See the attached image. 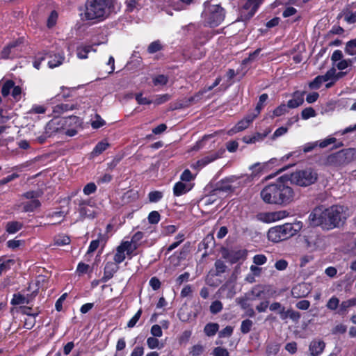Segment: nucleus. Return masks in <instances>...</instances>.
Instances as JSON below:
<instances>
[{"label": "nucleus", "mask_w": 356, "mask_h": 356, "mask_svg": "<svg viewBox=\"0 0 356 356\" xmlns=\"http://www.w3.org/2000/svg\"><path fill=\"white\" fill-rule=\"evenodd\" d=\"M218 329L219 325L218 323H209L205 325L204 328V332L207 336L212 337L216 334Z\"/></svg>", "instance_id": "34"}, {"label": "nucleus", "mask_w": 356, "mask_h": 356, "mask_svg": "<svg viewBox=\"0 0 356 356\" xmlns=\"http://www.w3.org/2000/svg\"><path fill=\"white\" fill-rule=\"evenodd\" d=\"M345 20L349 24L356 22V11L355 13L347 11L345 13Z\"/></svg>", "instance_id": "64"}, {"label": "nucleus", "mask_w": 356, "mask_h": 356, "mask_svg": "<svg viewBox=\"0 0 356 356\" xmlns=\"http://www.w3.org/2000/svg\"><path fill=\"white\" fill-rule=\"evenodd\" d=\"M127 11L133 12L142 8L141 0H126Z\"/></svg>", "instance_id": "33"}, {"label": "nucleus", "mask_w": 356, "mask_h": 356, "mask_svg": "<svg viewBox=\"0 0 356 356\" xmlns=\"http://www.w3.org/2000/svg\"><path fill=\"white\" fill-rule=\"evenodd\" d=\"M15 85V82L12 80H7L3 85L1 88V94L3 97H7L10 92V90L13 89Z\"/></svg>", "instance_id": "38"}, {"label": "nucleus", "mask_w": 356, "mask_h": 356, "mask_svg": "<svg viewBox=\"0 0 356 356\" xmlns=\"http://www.w3.org/2000/svg\"><path fill=\"white\" fill-rule=\"evenodd\" d=\"M250 299L249 298V297L248 296V294H245L244 296L243 297H239V298H237L236 299V303L240 305L241 308L243 310H245L246 309H248L250 305L249 304L248 301L250 300Z\"/></svg>", "instance_id": "40"}, {"label": "nucleus", "mask_w": 356, "mask_h": 356, "mask_svg": "<svg viewBox=\"0 0 356 356\" xmlns=\"http://www.w3.org/2000/svg\"><path fill=\"white\" fill-rule=\"evenodd\" d=\"M346 218L344 207L334 205L329 208L323 206L316 207L309 216L310 224L321 226L323 229H332L338 227L341 221Z\"/></svg>", "instance_id": "1"}, {"label": "nucleus", "mask_w": 356, "mask_h": 356, "mask_svg": "<svg viewBox=\"0 0 356 356\" xmlns=\"http://www.w3.org/2000/svg\"><path fill=\"white\" fill-rule=\"evenodd\" d=\"M147 218L150 224H157L160 220L161 216L158 211H153L149 213Z\"/></svg>", "instance_id": "53"}, {"label": "nucleus", "mask_w": 356, "mask_h": 356, "mask_svg": "<svg viewBox=\"0 0 356 356\" xmlns=\"http://www.w3.org/2000/svg\"><path fill=\"white\" fill-rule=\"evenodd\" d=\"M263 201L267 204L286 206L291 203L295 197L293 189L281 180L266 186L261 191Z\"/></svg>", "instance_id": "2"}, {"label": "nucleus", "mask_w": 356, "mask_h": 356, "mask_svg": "<svg viewBox=\"0 0 356 356\" xmlns=\"http://www.w3.org/2000/svg\"><path fill=\"white\" fill-rule=\"evenodd\" d=\"M306 248L311 251L318 250L322 245V237L314 231H309L304 236Z\"/></svg>", "instance_id": "11"}, {"label": "nucleus", "mask_w": 356, "mask_h": 356, "mask_svg": "<svg viewBox=\"0 0 356 356\" xmlns=\"http://www.w3.org/2000/svg\"><path fill=\"white\" fill-rule=\"evenodd\" d=\"M135 251L134 246L128 243L122 242L116 249V252L114 255L113 260L116 264H120L125 259V252L127 255L131 254Z\"/></svg>", "instance_id": "13"}, {"label": "nucleus", "mask_w": 356, "mask_h": 356, "mask_svg": "<svg viewBox=\"0 0 356 356\" xmlns=\"http://www.w3.org/2000/svg\"><path fill=\"white\" fill-rule=\"evenodd\" d=\"M223 308L222 303L220 300H215L211 302L209 310L213 314H216L222 311Z\"/></svg>", "instance_id": "41"}, {"label": "nucleus", "mask_w": 356, "mask_h": 356, "mask_svg": "<svg viewBox=\"0 0 356 356\" xmlns=\"http://www.w3.org/2000/svg\"><path fill=\"white\" fill-rule=\"evenodd\" d=\"M118 264L115 262L108 261L106 264L104 271V276L102 278V282H106L111 279L114 274L118 270Z\"/></svg>", "instance_id": "18"}, {"label": "nucleus", "mask_w": 356, "mask_h": 356, "mask_svg": "<svg viewBox=\"0 0 356 356\" xmlns=\"http://www.w3.org/2000/svg\"><path fill=\"white\" fill-rule=\"evenodd\" d=\"M270 132V131H268L264 134L256 133L254 136H245L243 137L242 140L246 144H252L256 142L263 140L268 134Z\"/></svg>", "instance_id": "24"}, {"label": "nucleus", "mask_w": 356, "mask_h": 356, "mask_svg": "<svg viewBox=\"0 0 356 356\" xmlns=\"http://www.w3.org/2000/svg\"><path fill=\"white\" fill-rule=\"evenodd\" d=\"M142 314V309H139L136 314L129 320V321L127 323V327L129 328L134 327L138 320L140 319Z\"/></svg>", "instance_id": "55"}, {"label": "nucleus", "mask_w": 356, "mask_h": 356, "mask_svg": "<svg viewBox=\"0 0 356 356\" xmlns=\"http://www.w3.org/2000/svg\"><path fill=\"white\" fill-rule=\"evenodd\" d=\"M70 242V238L69 236L66 235H59L56 236L54 239V243L56 245H65L69 244Z\"/></svg>", "instance_id": "45"}, {"label": "nucleus", "mask_w": 356, "mask_h": 356, "mask_svg": "<svg viewBox=\"0 0 356 356\" xmlns=\"http://www.w3.org/2000/svg\"><path fill=\"white\" fill-rule=\"evenodd\" d=\"M356 305V298H351L345 301H343L339 305V309L338 314L340 315H344L346 314L348 308Z\"/></svg>", "instance_id": "29"}, {"label": "nucleus", "mask_w": 356, "mask_h": 356, "mask_svg": "<svg viewBox=\"0 0 356 356\" xmlns=\"http://www.w3.org/2000/svg\"><path fill=\"white\" fill-rule=\"evenodd\" d=\"M191 189V186L190 184L178 181L173 187V193L175 196H181L188 192Z\"/></svg>", "instance_id": "23"}, {"label": "nucleus", "mask_w": 356, "mask_h": 356, "mask_svg": "<svg viewBox=\"0 0 356 356\" xmlns=\"http://www.w3.org/2000/svg\"><path fill=\"white\" fill-rule=\"evenodd\" d=\"M113 0H87L83 13V18L86 20L102 21L108 13Z\"/></svg>", "instance_id": "3"}, {"label": "nucleus", "mask_w": 356, "mask_h": 356, "mask_svg": "<svg viewBox=\"0 0 356 356\" xmlns=\"http://www.w3.org/2000/svg\"><path fill=\"white\" fill-rule=\"evenodd\" d=\"M51 128V124H48L45 127V131L43 134L38 136L36 138V140L40 143L42 144L45 142L47 138L50 137L51 135V132H50L49 130H50Z\"/></svg>", "instance_id": "43"}, {"label": "nucleus", "mask_w": 356, "mask_h": 356, "mask_svg": "<svg viewBox=\"0 0 356 356\" xmlns=\"http://www.w3.org/2000/svg\"><path fill=\"white\" fill-rule=\"evenodd\" d=\"M149 200L151 202H157L163 197V193L161 191H152L148 195Z\"/></svg>", "instance_id": "50"}, {"label": "nucleus", "mask_w": 356, "mask_h": 356, "mask_svg": "<svg viewBox=\"0 0 356 356\" xmlns=\"http://www.w3.org/2000/svg\"><path fill=\"white\" fill-rule=\"evenodd\" d=\"M168 81V77L163 74H160L153 79L154 86H164Z\"/></svg>", "instance_id": "47"}, {"label": "nucleus", "mask_w": 356, "mask_h": 356, "mask_svg": "<svg viewBox=\"0 0 356 356\" xmlns=\"http://www.w3.org/2000/svg\"><path fill=\"white\" fill-rule=\"evenodd\" d=\"M355 149L349 148L330 154L321 159V164L325 166L339 168L348 164L356 159Z\"/></svg>", "instance_id": "5"}, {"label": "nucleus", "mask_w": 356, "mask_h": 356, "mask_svg": "<svg viewBox=\"0 0 356 356\" xmlns=\"http://www.w3.org/2000/svg\"><path fill=\"white\" fill-rule=\"evenodd\" d=\"M339 306V300L338 298L335 296H332L329 299L326 304V307L327 309L334 311L337 309V308Z\"/></svg>", "instance_id": "44"}, {"label": "nucleus", "mask_w": 356, "mask_h": 356, "mask_svg": "<svg viewBox=\"0 0 356 356\" xmlns=\"http://www.w3.org/2000/svg\"><path fill=\"white\" fill-rule=\"evenodd\" d=\"M253 263L257 266L264 265L267 261V257L264 254H256L253 257Z\"/></svg>", "instance_id": "56"}, {"label": "nucleus", "mask_w": 356, "mask_h": 356, "mask_svg": "<svg viewBox=\"0 0 356 356\" xmlns=\"http://www.w3.org/2000/svg\"><path fill=\"white\" fill-rule=\"evenodd\" d=\"M214 266H215V271L213 272L212 270H211L209 272V274L211 276H219L221 274L225 273L227 270V266L225 265L224 261H222L220 259H218L216 261V262L214 264Z\"/></svg>", "instance_id": "27"}, {"label": "nucleus", "mask_w": 356, "mask_h": 356, "mask_svg": "<svg viewBox=\"0 0 356 356\" xmlns=\"http://www.w3.org/2000/svg\"><path fill=\"white\" fill-rule=\"evenodd\" d=\"M325 343L321 339H314L309 345V351L311 356H319L325 348Z\"/></svg>", "instance_id": "15"}, {"label": "nucleus", "mask_w": 356, "mask_h": 356, "mask_svg": "<svg viewBox=\"0 0 356 356\" xmlns=\"http://www.w3.org/2000/svg\"><path fill=\"white\" fill-rule=\"evenodd\" d=\"M109 146L108 143L99 142L93 149L92 154L95 156L102 154Z\"/></svg>", "instance_id": "37"}, {"label": "nucleus", "mask_w": 356, "mask_h": 356, "mask_svg": "<svg viewBox=\"0 0 356 356\" xmlns=\"http://www.w3.org/2000/svg\"><path fill=\"white\" fill-rule=\"evenodd\" d=\"M288 108H289L287 106V105L282 104L273 111V115L281 116L284 115L285 113H288Z\"/></svg>", "instance_id": "51"}, {"label": "nucleus", "mask_w": 356, "mask_h": 356, "mask_svg": "<svg viewBox=\"0 0 356 356\" xmlns=\"http://www.w3.org/2000/svg\"><path fill=\"white\" fill-rule=\"evenodd\" d=\"M302 118L304 120H307L310 118L316 116V111L312 107H307L303 109L301 112Z\"/></svg>", "instance_id": "46"}, {"label": "nucleus", "mask_w": 356, "mask_h": 356, "mask_svg": "<svg viewBox=\"0 0 356 356\" xmlns=\"http://www.w3.org/2000/svg\"><path fill=\"white\" fill-rule=\"evenodd\" d=\"M347 330V326L342 323L336 325L331 330L332 334H344Z\"/></svg>", "instance_id": "54"}, {"label": "nucleus", "mask_w": 356, "mask_h": 356, "mask_svg": "<svg viewBox=\"0 0 356 356\" xmlns=\"http://www.w3.org/2000/svg\"><path fill=\"white\" fill-rule=\"evenodd\" d=\"M106 241V238L102 234H99L98 239L93 240L90 242L87 253L90 254L95 252L99 245L100 241Z\"/></svg>", "instance_id": "35"}, {"label": "nucleus", "mask_w": 356, "mask_h": 356, "mask_svg": "<svg viewBox=\"0 0 356 356\" xmlns=\"http://www.w3.org/2000/svg\"><path fill=\"white\" fill-rule=\"evenodd\" d=\"M204 351L202 346L197 344L192 347L190 354L191 356H200Z\"/></svg>", "instance_id": "61"}, {"label": "nucleus", "mask_w": 356, "mask_h": 356, "mask_svg": "<svg viewBox=\"0 0 356 356\" xmlns=\"http://www.w3.org/2000/svg\"><path fill=\"white\" fill-rule=\"evenodd\" d=\"M252 325V321L250 319L243 321L241 325V332L243 334H248L251 330Z\"/></svg>", "instance_id": "42"}, {"label": "nucleus", "mask_w": 356, "mask_h": 356, "mask_svg": "<svg viewBox=\"0 0 356 356\" xmlns=\"http://www.w3.org/2000/svg\"><path fill=\"white\" fill-rule=\"evenodd\" d=\"M213 356H229V353L226 348L222 347H216L213 350Z\"/></svg>", "instance_id": "58"}, {"label": "nucleus", "mask_w": 356, "mask_h": 356, "mask_svg": "<svg viewBox=\"0 0 356 356\" xmlns=\"http://www.w3.org/2000/svg\"><path fill=\"white\" fill-rule=\"evenodd\" d=\"M96 120H93L91 126L93 129H99L105 124V121L99 115H96Z\"/></svg>", "instance_id": "62"}, {"label": "nucleus", "mask_w": 356, "mask_h": 356, "mask_svg": "<svg viewBox=\"0 0 356 356\" xmlns=\"http://www.w3.org/2000/svg\"><path fill=\"white\" fill-rule=\"evenodd\" d=\"M162 49V45L159 41L152 42L148 47L147 51L149 54H154Z\"/></svg>", "instance_id": "52"}, {"label": "nucleus", "mask_w": 356, "mask_h": 356, "mask_svg": "<svg viewBox=\"0 0 356 356\" xmlns=\"http://www.w3.org/2000/svg\"><path fill=\"white\" fill-rule=\"evenodd\" d=\"M302 228V222L301 221L284 223L271 227L268 232V238L273 243H278L296 235Z\"/></svg>", "instance_id": "4"}, {"label": "nucleus", "mask_w": 356, "mask_h": 356, "mask_svg": "<svg viewBox=\"0 0 356 356\" xmlns=\"http://www.w3.org/2000/svg\"><path fill=\"white\" fill-rule=\"evenodd\" d=\"M245 3L240 11L239 21L249 20L256 13L262 0H244Z\"/></svg>", "instance_id": "9"}, {"label": "nucleus", "mask_w": 356, "mask_h": 356, "mask_svg": "<svg viewBox=\"0 0 356 356\" xmlns=\"http://www.w3.org/2000/svg\"><path fill=\"white\" fill-rule=\"evenodd\" d=\"M286 211H277L265 212L259 214V220L264 222L270 223L286 218L288 216Z\"/></svg>", "instance_id": "14"}, {"label": "nucleus", "mask_w": 356, "mask_h": 356, "mask_svg": "<svg viewBox=\"0 0 356 356\" xmlns=\"http://www.w3.org/2000/svg\"><path fill=\"white\" fill-rule=\"evenodd\" d=\"M224 152V149H220L217 152H209L207 155L204 156L201 159L198 160L196 163V165L199 168H202L208 165L209 163L214 161L217 159L221 157Z\"/></svg>", "instance_id": "16"}, {"label": "nucleus", "mask_w": 356, "mask_h": 356, "mask_svg": "<svg viewBox=\"0 0 356 356\" xmlns=\"http://www.w3.org/2000/svg\"><path fill=\"white\" fill-rule=\"evenodd\" d=\"M135 98L138 104L140 105H149L152 103V100L143 97L142 93L136 94Z\"/></svg>", "instance_id": "60"}, {"label": "nucleus", "mask_w": 356, "mask_h": 356, "mask_svg": "<svg viewBox=\"0 0 356 356\" xmlns=\"http://www.w3.org/2000/svg\"><path fill=\"white\" fill-rule=\"evenodd\" d=\"M289 179L293 184L306 187L314 184L317 181L318 174L312 168H306L291 173Z\"/></svg>", "instance_id": "7"}, {"label": "nucleus", "mask_w": 356, "mask_h": 356, "mask_svg": "<svg viewBox=\"0 0 356 356\" xmlns=\"http://www.w3.org/2000/svg\"><path fill=\"white\" fill-rule=\"evenodd\" d=\"M291 296L295 298L305 297L309 293L307 284L305 283L298 284L291 289Z\"/></svg>", "instance_id": "22"}, {"label": "nucleus", "mask_w": 356, "mask_h": 356, "mask_svg": "<svg viewBox=\"0 0 356 356\" xmlns=\"http://www.w3.org/2000/svg\"><path fill=\"white\" fill-rule=\"evenodd\" d=\"M222 256L231 264H235L241 259H245L247 256L245 250H232L224 249L222 250Z\"/></svg>", "instance_id": "12"}, {"label": "nucleus", "mask_w": 356, "mask_h": 356, "mask_svg": "<svg viewBox=\"0 0 356 356\" xmlns=\"http://www.w3.org/2000/svg\"><path fill=\"white\" fill-rule=\"evenodd\" d=\"M268 95L266 93H264L261 95H260L259 102L255 108V110H256L257 114H259L260 113L261 110L263 108L265 102H266V100L268 99Z\"/></svg>", "instance_id": "49"}, {"label": "nucleus", "mask_w": 356, "mask_h": 356, "mask_svg": "<svg viewBox=\"0 0 356 356\" xmlns=\"http://www.w3.org/2000/svg\"><path fill=\"white\" fill-rule=\"evenodd\" d=\"M220 81L221 78L220 76L217 77L212 85L208 86L207 88H204L202 91L197 92L195 95L186 99L184 104H182V106H188L191 104L197 102L199 99H200L201 96L203 95L204 92L211 90L215 87H216L220 83Z\"/></svg>", "instance_id": "17"}, {"label": "nucleus", "mask_w": 356, "mask_h": 356, "mask_svg": "<svg viewBox=\"0 0 356 356\" xmlns=\"http://www.w3.org/2000/svg\"><path fill=\"white\" fill-rule=\"evenodd\" d=\"M26 46L23 38H19L10 42L6 46L1 53V57L4 59L20 57L25 50Z\"/></svg>", "instance_id": "8"}, {"label": "nucleus", "mask_w": 356, "mask_h": 356, "mask_svg": "<svg viewBox=\"0 0 356 356\" xmlns=\"http://www.w3.org/2000/svg\"><path fill=\"white\" fill-rule=\"evenodd\" d=\"M97 190V186L94 183H88L83 188V193L85 195H89L94 193Z\"/></svg>", "instance_id": "59"}, {"label": "nucleus", "mask_w": 356, "mask_h": 356, "mask_svg": "<svg viewBox=\"0 0 356 356\" xmlns=\"http://www.w3.org/2000/svg\"><path fill=\"white\" fill-rule=\"evenodd\" d=\"M37 294V291H35L31 295L24 296L20 293H15L13 299L11 300V305H18L22 304H29L33 300V297Z\"/></svg>", "instance_id": "19"}, {"label": "nucleus", "mask_w": 356, "mask_h": 356, "mask_svg": "<svg viewBox=\"0 0 356 356\" xmlns=\"http://www.w3.org/2000/svg\"><path fill=\"white\" fill-rule=\"evenodd\" d=\"M22 223L18 221L8 222L6 225V230L9 234H15L22 228Z\"/></svg>", "instance_id": "32"}, {"label": "nucleus", "mask_w": 356, "mask_h": 356, "mask_svg": "<svg viewBox=\"0 0 356 356\" xmlns=\"http://www.w3.org/2000/svg\"><path fill=\"white\" fill-rule=\"evenodd\" d=\"M267 163H255L254 164L250 165L249 167V170L251 171V174L250 177L252 179L254 178H258L261 176L263 174L264 168L266 167Z\"/></svg>", "instance_id": "21"}, {"label": "nucleus", "mask_w": 356, "mask_h": 356, "mask_svg": "<svg viewBox=\"0 0 356 356\" xmlns=\"http://www.w3.org/2000/svg\"><path fill=\"white\" fill-rule=\"evenodd\" d=\"M147 344L150 349L159 348V341L155 337H149L147 339Z\"/></svg>", "instance_id": "63"}, {"label": "nucleus", "mask_w": 356, "mask_h": 356, "mask_svg": "<svg viewBox=\"0 0 356 356\" xmlns=\"http://www.w3.org/2000/svg\"><path fill=\"white\" fill-rule=\"evenodd\" d=\"M23 211L24 212H33L41 206L40 202L37 200H32L29 202H23Z\"/></svg>", "instance_id": "28"}, {"label": "nucleus", "mask_w": 356, "mask_h": 356, "mask_svg": "<svg viewBox=\"0 0 356 356\" xmlns=\"http://www.w3.org/2000/svg\"><path fill=\"white\" fill-rule=\"evenodd\" d=\"M91 51H95L92 48V46L90 45H85V46H80L77 47L76 49V55L77 57L80 59H85L88 58V54Z\"/></svg>", "instance_id": "30"}, {"label": "nucleus", "mask_w": 356, "mask_h": 356, "mask_svg": "<svg viewBox=\"0 0 356 356\" xmlns=\"http://www.w3.org/2000/svg\"><path fill=\"white\" fill-rule=\"evenodd\" d=\"M77 108L76 104H60L54 107L53 112L56 115H59L68 111H72Z\"/></svg>", "instance_id": "25"}, {"label": "nucleus", "mask_w": 356, "mask_h": 356, "mask_svg": "<svg viewBox=\"0 0 356 356\" xmlns=\"http://www.w3.org/2000/svg\"><path fill=\"white\" fill-rule=\"evenodd\" d=\"M74 203L78 205L77 210L82 218H94L95 217V208L90 200L77 199Z\"/></svg>", "instance_id": "10"}, {"label": "nucleus", "mask_w": 356, "mask_h": 356, "mask_svg": "<svg viewBox=\"0 0 356 356\" xmlns=\"http://www.w3.org/2000/svg\"><path fill=\"white\" fill-rule=\"evenodd\" d=\"M204 9L202 14L205 26L216 27L219 26L225 19L224 9L219 5H211L209 2L204 3Z\"/></svg>", "instance_id": "6"}, {"label": "nucleus", "mask_w": 356, "mask_h": 356, "mask_svg": "<svg viewBox=\"0 0 356 356\" xmlns=\"http://www.w3.org/2000/svg\"><path fill=\"white\" fill-rule=\"evenodd\" d=\"M64 59L65 57L60 54H56L53 56H50V60L48 61V65L50 68L58 67L63 63Z\"/></svg>", "instance_id": "31"}, {"label": "nucleus", "mask_w": 356, "mask_h": 356, "mask_svg": "<svg viewBox=\"0 0 356 356\" xmlns=\"http://www.w3.org/2000/svg\"><path fill=\"white\" fill-rule=\"evenodd\" d=\"M346 52L351 56L356 54V38L348 41L345 47Z\"/></svg>", "instance_id": "39"}, {"label": "nucleus", "mask_w": 356, "mask_h": 356, "mask_svg": "<svg viewBox=\"0 0 356 356\" xmlns=\"http://www.w3.org/2000/svg\"><path fill=\"white\" fill-rule=\"evenodd\" d=\"M305 92L296 91L293 93V98L288 101L287 106L289 108H296L304 102Z\"/></svg>", "instance_id": "20"}, {"label": "nucleus", "mask_w": 356, "mask_h": 356, "mask_svg": "<svg viewBox=\"0 0 356 356\" xmlns=\"http://www.w3.org/2000/svg\"><path fill=\"white\" fill-rule=\"evenodd\" d=\"M234 181V178H229L220 181L216 188V191L225 192V193H231L233 191V187L231 185V183Z\"/></svg>", "instance_id": "26"}, {"label": "nucleus", "mask_w": 356, "mask_h": 356, "mask_svg": "<svg viewBox=\"0 0 356 356\" xmlns=\"http://www.w3.org/2000/svg\"><path fill=\"white\" fill-rule=\"evenodd\" d=\"M57 18H58V13L55 10L51 11V14L49 16L48 19H47V26L49 28L53 27L56 23Z\"/></svg>", "instance_id": "57"}, {"label": "nucleus", "mask_w": 356, "mask_h": 356, "mask_svg": "<svg viewBox=\"0 0 356 356\" xmlns=\"http://www.w3.org/2000/svg\"><path fill=\"white\" fill-rule=\"evenodd\" d=\"M143 233L142 232H137L132 236L131 241H124V243L130 244L131 248L134 246L136 250L138 247V242L143 238Z\"/></svg>", "instance_id": "36"}, {"label": "nucleus", "mask_w": 356, "mask_h": 356, "mask_svg": "<svg viewBox=\"0 0 356 356\" xmlns=\"http://www.w3.org/2000/svg\"><path fill=\"white\" fill-rule=\"evenodd\" d=\"M170 99V95L168 94L159 95L155 97V99L152 100V103L156 105H160L168 102Z\"/></svg>", "instance_id": "48"}]
</instances>
